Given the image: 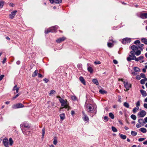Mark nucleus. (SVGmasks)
Masks as SVG:
<instances>
[{"label":"nucleus","mask_w":147,"mask_h":147,"mask_svg":"<svg viewBox=\"0 0 147 147\" xmlns=\"http://www.w3.org/2000/svg\"><path fill=\"white\" fill-rule=\"evenodd\" d=\"M20 127L23 134L25 135H28L30 133V131L26 130L25 129H28L30 126V125L26 122H24L20 124Z\"/></svg>","instance_id":"f257e3e1"},{"label":"nucleus","mask_w":147,"mask_h":147,"mask_svg":"<svg viewBox=\"0 0 147 147\" xmlns=\"http://www.w3.org/2000/svg\"><path fill=\"white\" fill-rule=\"evenodd\" d=\"M85 107L86 108V110L88 112L92 113L94 111V108L92 104L86 103Z\"/></svg>","instance_id":"f03ea898"},{"label":"nucleus","mask_w":147,"mask_h":147,"mask_svg":"<svg viewBox=\"0 0 147 147\" xmlns=\"http://www.w3.org/2000/svg\"><path fill=\"white\" fill-rule=\"evenodd\" d=\"M58 27V26H57L51 27L49 29L46 30L45 31V33L46 34H47L50 32H54L57 29Z\"/></svg>","instance_id":"7ed1b4c3"},{"label":"nucleus","mask_w":147,"mask_h":147,"mask_svg":"<svg viewBox=\"0 0 147 147\" xmlns=\"http://www.w3.org/2000/svg\"><path fill=\"white\" fill-rule=\"evenodd\" d=\"M134 51H131L129 53L130 54L129 55V57L127 58V59L128 61H130L131 60H135L136 56L135 55Z\"/></svg>","instance_id":"20e7f679"},{"label":"nucleus","mask_w":147,"mask_h":147,"mask_svg":"<svg viewBox=\"0 0 147 147\" xmlns=\"http://www.w3.org/2000/svg\"><path fill=\"white\" fill-rule=\"evenodd\" d=\"M82 118L83 120L86 123H88L89 121V117L84 111H82Z\"/></svg>","instance_id":"39448f33"},{"label":"nucleus","mask_w":147,"mask_h":147,"mask_svg":"<svg viewBox=\"0 0 147 147\" xmlns=\"http://www.w3.org/2000/svg\"><path fill=\"white\" fill-rule=\"evenodd\" d=\"M24 107V105L21 103H18L13 105L12 108L13 109H16L23 108Z\"/></svg>","instance_id":"423d86ee"},{"label":"nucleus","mask_w":147,"mask_h":147,"mask_svg":"<svg viewBox=\"0 0 147 147\" xmlns=\"http://www.w3.org/2000/svg\"><path fill=\"white\" fill-rule=\"evenodd\" d=\"M136 15L138 17L142 19L147 18V13H141L139 15L138 14Z\"/></svg>","instance_id":"0eeeda50"},{"label":"nucleus","mask_w":147,"mask_h":147,"mask_svg":"<svg viewBox=\"0 0 147 147\" xmlns=\"http://www.w3.org/2000/svg\"><path fill=\"white\" fill-rule=\"evenodd\" d=\"M146 114V111L144 110H141L139 112L138 114V115L139 117H143Z\"/></svg>","instance_id":"6e6552de"},{"label":"nucleus","mask_w":147,"mask_h":147,"mask_svg":"<svg viewBox=\"0 0 147 147\" xmlns=\"http://www.w3.org/2000/svg\"><path fill=\"white\" fill-rule=\"evenodd\" d=\"M57 98H59V101L61 103V106L64 107L67 104V101H65L63 98H61L60 96L57 97Z\"/></svg>","instance_id":"1a4fd4ad"},{"label":"nucleus","mask_w":147,"mask_h":147,"mask_svg":"<svg viewBox=\"0 0 147 147\" xmlns=\"http://www.w3.org/2000/svg\"><path fill=\"white\" fill-rule=\"evenodd\" d=\"M123 83L126 89V91H127L129 90V88H131V84L130 83H129L127 82H125V81H124Z\"/></svg>","instance_id":"9d476101"},{"label":"nucleus","mask_w":147,"mask_h":147,"mask_svg":"<svg viewBox=\"0 0 147 147\" xmlns=\"http://www.w3.org/2000/svg\"><path fill=\"white\" fill-rule=\"evenodd\" d=\"M3 143L5 147H9L8 140L7 138H5L3 140Z\"/></svg>","instance_id":"9b49d317"},{"label":"nucleus","mask_w":147,"mask_h":147,"mask_svg":"<svg viewBox=\"0 0 147 147\" xmlns=\"http://www.w3.org/2000/svg\"><path fill=\"white\" fill-rule=\"evenodd\" d=\"M131 41V39L129 38H125L123 39L122 41V43L123 44H125L126 43H129Z\"/></svg>","instance_id":"f8f14e48"},{"label":"nucleus","mask_w":147,"mask_h":147,"mask_svg":"<svg viewBox=\"0 0 147 147\" xmlns=\"http://www.w3.org/2000/svg\"><path fill=\"white\" fill-rule=\"evenodd\" d=\"M17 12V11L16 10H15L12 12L9 15V18L11 19H13L14 17Z\"/></svg>","instance_id":"ddd939ff"},{"label":"nucleus","mask_w":147,"mask_h":147,"mask_svg":"<svg viewBox=\"0 0 147 147\" xmlns=\"http://www.w3.org/2000/svg\"><path fill=\"white\" fill-rule=\"evenodd\" d=\"M51 3H55L57 4L60 3L62 2V0H49Z\"/></svg>","instance_id":"4468645a"},{"label":"nucleus","mask_w":147,"mask_h":147,"mask_svg":"<svg viewBox=\"0 0 147 147\" xmlns=\"http://www.w3.org/2000/svg\"><path fill=\"white\" fill-rule=\"evenodd\" d=\"M65 37L63 36L61 38H58V39H57L56 41L57 43H59L61 42L64 41L65 40Z\"/></svg>","instance_id":"2eb2a0df"},{"label":"nucleus","mask_w":147,"mask_h":147,"mask_svg":"<svg viewBox=\"0 0 147 147\" xmlns=\"http://www.w3.org/2000/svg\"><path fill=\"white\" fill-rule=\"evenodd\" d=\"M80 80L81 81V82L84 85H86V82L85 80L84 79L83 77L81 76L79 78Z\"/></svg>","instance_id":"dca6fc26"},{"label":"nucleus","mask_w":147,"mask_h":147,"mask_svg":"<svg viewBox=\"0 0 147 147\" xmlns=\"http://www.w3.org/2000/svg\"><path fill=\"white\" fill-rule=\"evenodd\" d=\"M138 122L139 123L142 125H144L145 124L144 120L142 119H139L138 120Z\"/></svg>","instance_id":"f3484780"},{"label":"nucleus","mask_w":147,"mask_h":147,"mask_svg":"<svg viewBox=\"0 0 147 147\" xmlns=\"http://www.w3.org/2000/svg\"><path fill=\"white\" fill-rule=\"evenodd\" d=\"M131 48L133 50L132 51H135L138 49V47L134 45H133L131 47Z\"/></svg>","instance_id":"a211bd4d"},{"label":"nucleus","mask_w":147,"mask_h":147,"mask_svg":"<svg viewBox=\"0 0 147 147\" xmlns=\"http://www.w3.org/2000/svg\"><path fill=\"white\" fill-rule=\"evenodd\" d=\"M144 58V57L142 55L140 56L138 58H136V59H135V61H138L139 60H142Z\"/></svg>","instance_id":"6ab92c4d"},{"label":"nucleus","mask_w":147,"mask_h":147,"mask_svg":"<svg viewBox=\"0 0 147 147\" xmlns=\"http://www.w3.org/2000/svg\"><path fill=\"white\" fill-rule=\"evenodd\" d=\"M140 92L143 96L144 97L146 96L147 94L146 91L141 90H140Z\"/></svg>","instance_id":"aec40b11"},{"label":"nucleus","mask_w":147,"mask_h":147,"mask_svg":"<svg viewBox=\"0 0 147 147\" xmlns=\"http://www.w3.org/2000/svg\"><path fill=\"white\" fill-rule=\"evenodd\" d=\"M114 42H109L107 43V45L109 47H111L114 45Z\"/></svg>","instance_id":"412c9836"},{"label":"nucleus","mask_w":147,"mask_h":147,"mask_svg":"<svg viewBox=\"0 0 147 147\" xmlns=\"http://www.w3.org/2000/svg\"><path fill=\"white\" fill-rule=\"evenodd\" d=\"M139 130L143 133H146L147 132L146 129L144 127H142L139 129Z\"/></svg>","instance_id":"4be33fe9"},{"label":"nucleus","mask_w":147,"mask_h":147,"mask_svg":"<svg viewBox=\"0 0 147 147\" xmlns=\"http://www.w3.org/2000/svg\"><path fill=\"white\" fill-rule=\"evenodd\" d=\"M38 70H35L34 72L32 74V77H36V76L37 74H38Z\"/></svg>","instance_id":"5701e85b"},{"label":"nucleus","mask_w":147,"mask_h":147,"mask_svg":"<svg viewBox=\"0 0 147 147\" xmlns=\"http://www.w3.org/2000/svg\"><path fill=\"white\" fill-rule=\"evenodd\" d=\"M92 82L96 85L99 84L98 80L96 79H93L92 80Z\"/></svg>","instance_id":"b1692460"},{"label":"nucleus","mask_w":147,"mask_h":147,"mask_svg":"<svg viewBox=\"0 0 147 147\" xmlns=\"http://www.w3.org/2000/svg\"><path fill=\"white\" fill-rule=\"evenodd\" d=\"M119 135L121 139L123 140L126 139L127 138V136L126 135L121 134L120 133L119 134Z\"/></svg>","instance_id":"393cba45"},{"label":"nucleus","mask_w":147,"mask_h":147,"mask_svg":"<svg viewBox=\"0 0 147 147\" xmlns=\"http://www.w3.org/2000/svg\"><path fill=\"white\" fill-rule=\"evenodd\" d=\"M87 69L88 71L90 72V74L93 73V70L92 68L90 67H88Z\"/></svg>","instance_id":"a878e982"},{"label":"nucleus","mask_w":147,"mask_h":147,"mask_svg":"<svg viewBox=\"0 0 147 147\" xmlns=\"http://www.w3.org/2000/svg\"><path fill=\"white\" fill-rule=\"evenodd\" d=\"M134 70L135 72H139L140 71V69L138 67H134Z\"/></svg>","instance_id":"bb28decb"},{"label":"nucleus","mask_w":147,"mask_h":147,"mask_svg":"<svg viewBox=\"0 0 147 147\" xmlns=\"http://www.w3.org/2000/svg\"><path fill=\"white\" fill-rule=\"evenodd\" d=\"M60 117L61 120H63L65 118V114L63 113L60 114Z\"/></svg>","instance_id":"cd10ccee"},{"label":"nucleus","mask_w":147,"mask_h":147,"mask_svg":"<svg viewBox=\"0 0 147 147\" xmlns=\"http://www.w3.org/2000/svg\"><path fill=\"white\" fill-rule=\"evenodd\" d=\"M141 41L146 45H147V39L143 38L141 39Z\"/></svg>","instance_id":"c85d7f7f"},{"label":"nucleus","mask_w":147,"mask_h":147,"mask_svg":"<svg viewBox=\"0 0 147 147\" xmlns=\"http://www.w3.org/2000/svg\"><path fill=\"white\" fill-rule=\"evenodd\" d=\"M53 140V144L55 145H57V138L56 137H55L54 138Z\"/></svg>","instance_id":"c756f323"},{"label":"nucleus","mask_w":147,"mask_h":147,"mask_svg":"<svg viewBox=\"0 0 147 147\" xmlns=\"http://www.w3.org/2000/svg\"><path fill=\"white\" fill-rule=\"evenodd\" d=\"M134 51L135 55H136L137 56H138L141 53V51L139 50H137L136 52H135V51Z\"/></svg>","instance_id":"7c9ffc66"},{"label":"nucleus","mask_w":147,"mask_h":147,"mask_svg":"<svg viewBox=\"0 0 147 147\" xmlns=\"http://www.w3.org/2000/svg\"><path fill=\"white\" fill-rule=\"evenodd\" d=\"M99 92L100 93L102 94H106L107 93V92L105 90L100 89L99 91Z\"/></svg>","instance_id":"2f4dec72"},{"label":"nucleus","mask_w":147,"mask_h":147,"mask_svg":"<svg viewBox=\"0 0 147 147\" xmlns=\"http://www.w3.org/2000/svg\"><path fill=\"white\" fill-rule=\"evenodd\" d=\"M147 80V79L146 78H145L144 79H142L140 80V83L142 84H144L145 83V82L146 80Z\"/></svg>","instance_id":"473e14b6"},{"label":"nucleus","mask_w":147,"mask_h":147,"mask_svg":"<svg viewBox=\"0 0 147 147\" xmlns=\"http://www.w3.org/2000/svg\"><path fill=\"white\" fill-rule=\"evenodd\" d=\"M45 127H44L42 129V138H43L45 134Z\"/></svg>","instance_id":"72a5a7b5"},{"label":"nucleus","mask_w":147,"mask_h":147,"mask_svg":"<svg viewBox=\"0 0 147 147\" xmlns=\"http://www.w3.org/2000/svg\"><path fill=\"white\" fill-rule=\"evenodd\" d=\"M109 116L112 119H113L114 118V116L112 113H109Z\"/></svg>","instance_id":"f704fd0d"},{"label":"nucleus","mask_w":147,"mask_h":147,"mask_svg":"<svg viewBox=\"0 0 147 147\" xmlns=\"http://www.w3.org/2000/svg\"><path fill=\"white\" fill-rule=\"evenodd\" d=\"M9 144L10 146H12L13 143V141L11 138H10L9 139Z\"/></svg>","instance_id":"c9c22d12"},{"label":"nucleus","mask_w":147,"mask_h":147,"mask_svg":"<svg viewBox=\"0 0 147 147\" xmlns=\"http://www.w3.org/2000/svg\"><path fill=\"white\" fill-rule=\"evenodd\" d=\"M139 107H136L134 108L133 111L134 113H135L137 110H138L139 109Z\"/></svg>","instance_id":"e433bc0d"},{"label":"nucleus","mask_w":147,"mask_h":147,"mask_svg":"<svg viewBox=\"0 0 147 147\" xmlns=\"http://www.w3.org/2000/svg\"><path fill=\"white\" fill-rule=\"evenodd\" d=\"M143 46L144 45L143 44H141L140 43L139 44L138 46V48H139L141 50H142L143 49L142 48V47H143Z\"/></svg>","instance_id":"4c0bfd02"},{"label":"nucleus","mask_w":147,"mask_h":147,"mask_svg":"<svg viewBox=\"0 0 147 147\" xmlns=\"http://www.w3.org/2000/svg\"><path fill=\"white\" fill-rule=\"evenodd\" d=\"M131 118L134 120H135L136 119V116L134 114H132L131 116Z\"/></svg>","instance_id":"58836bf2"},{"label":"nucleus","mask_w":147,"mask_h":147,"mask_svg":"<svg viewBox=\"0 0 147 147\" xmlns=\"http://www.w3.org/2000/svg\"><path fill=\"white\" fill-rule=\"evenodd\" d=\"M123 105L125 107L127 108H129V105L127 102H125Z\"/></svg>","instance_id":"ea45409f"},{"label":"nucleus","mask_w":147,"mask_h":147,"mask_svg":"<svg viewBox=\"0 0 147 147\" xmlns=\"http://www.w3.org/2000/svg\"><path fill=\"white\" fill-rule=\"evenodd\" d=\"M112 130L114 132H117V129L114 127L112 126L111 127Z\"/></svg>","instance_id":"a19ab883"},{"label":"nucleus","mask_w":147,"mask_h":147,"mask_svg":"<svg viewBox=\"0 0 147 147\" xmlns=\"http://www.w3.org/2000/svg\"><path fill=\"white\" fill-rule=\"evenodd\" d=\"M131 134L133 136H136L137 134V133L135 131H132L131 132Z\"/></svg>","instance_id":"79ce46f5"},{"label":"nucleus","mask_w":147,"mask_h":147,"mask_svg":"<svg viewBox=\"0 0 147 147\" xmlns=\"http://www.w3.org/2000/svg\"><path fill=\"white\" fill-rule=\"evenodd\" d=\"M4 2L3 1H0V8H2L4 5Z\"/></svg>","instance_id":"37998d69"},{"label":"nucleus","mask_w":147,"mask_h":147,"mask_svg":"<svg viewBox=\"0 0 147 147\" xmlns=\"http://www.w3.org/2000/svg\"><path fill=\"white\" fill-rule=\"evenodd\" d=\"M71 99L73 100H77V98L75 96H73L71 97Z\"/></svg>","instance_id":"c03bdc74"},{"label":"nucleus","mask_w":147,"mask_h":147,"mask_svg":"<svg viewBox=\"0 0 147 147\" xmlns=\"http://www.w3.org/2000/svg\"><path fill=\"white\" fill-rule=\"evenodd\" d=\"M103 119L106 121H107L109 119L108 117L107 116H105L103 117Z\"/></svg>","instance_id":"a18cd8bd"},{"label":"nucleus","mask_w":147,"mask_h":147,"mask_svg":"<svg viewBox=\"0 0 147 147\" xmlns=\"http://www.w3.org/2000/svg\"><path fill=\"white\" fill-rule=\"evenodd\" d=\"M140 76L141 77H142L144 79L146 78L145 74L143 73H141L140 74Z\"/></svg>","instance_id":"49530a36"},{"label":"nucleus","mask_w":147,"mask_h":147,"mask_svg":"<svg viewBox=\"0 0 147 147\" xmlns=\"http://www.w3.org/2000/svg\"><path fill=\"white\" fill-rule=\"evenodd\" d=\"M19 95L20 94L19 93H18L15 96H13L12 98L13 100H14L15 98H17L19 96Z\"/></svg>","instance_id":"de8ad7c7"},{"label":"nucleus","mask_w":147,"mask_h":147,"mask_svg":"<svg viewBox=\"0 0 147 147\" xmlns=\"http://www.w3.org/2000/svg\"><path fill=\"white\" fill-rule=\"evenodd\" d=\"M140 43V41L139 40H136L134 42V44H139Z\"/></svg>","instance_id":"09e8293b"},{"label":"nucleus","mask_w":147,"mask_h":147,"mask_svg":"<svg viewBox=\"0 0 147 147\" xmlns=\"http://www.w3.org/2000/svg\"><path fill=\"white\" fill-rule=\"evenodd\" d=\"M94 63L96 64H100L101 63V62L100 61H94Z\"/></svg>","instance_id":"8fccbe9b"},{"label":"nucleus","mask_w":147,"mask_h":147,"mask_svg":"<svg viewBox=\"0 0 147 147\" xmlns=\"http://www.w3.org/2000/svg\"><path fill=\"white\" fill-rule=\"evenodd\" d=\"M77 66L78 68L81 69L82 67V65L81 64H78Z\"/></svg>","instance_id":"3c124183"},{"label":"nucleus","mask_w":147,"mask_h":147,"mask_svg":"<svg viewBox=\"0 0 147 147\" xmlns=\"http://www.w3.org/2000/svg\"><path fill=\"white\" fill-rule=\"evenodd\" d=\"M145 138H139L138 139V141L139 142H142V141H144V140H145Z\"/></svg>","instance_id":"603ef678"},{"label":"nucleus","mask_w":147,"mask_h":147,"mask_svg":"<svg viewBox=\"0 0 147 147\" xmlns=\"http://www.w3.org/2000/svg\"><path fill=\"white\" fill-rule=\"evenodd\" d=\"M118 101L119 102H121V96H118Z\"/></svg>","instance_id":"864d4df0"},{"label":"nucleus","mask_w":147,"mask_h":147,"mask_svg":"<svg viewBox=\"0 0 147 147\" xmlns=\"http://www.w3.org/2000/svg\"><path fill=\"white\" fill-rule=\"evenodd\" d=\"M109 42H114L113 40V38L112 37H110L109 38Z\"/></svg>","instance_id":"5fc2aeb1"},{"label":"nucleus","mask_w":147,"mask_h":147,"mask_svg":"<svg viewBox=\"0 0 147 147\" xmlns=\"http://www.w3.org/2000/svg\"><path fill=\"white\" fill-rule=\"evenodd\" d=\"M136 78L137 80H139L141 78V76L139 75H137L136 77Z\"/></svg>","instance_id":"6e6d98bb"},{"label":"nucleus","mask_w":147,"mask_h":147,"mask_svg":"<svg viewBox=\"0 0 147 147\" xmlns=\"http://www.w3.org/2000/svg\"><path fill=\"white\" fill-rule=\"evenodd\" d=\"M43 81L46 83H47V82H48V81H49V80L47 79V78H44V79H43Z\"/></svg>","instance_id":"4d7b16f0"},{"label":"nucleus","mask_w":147,"mask_h":147,"mask_svg":"<svg viewBox=\"0 0 147 147\" xmlns=\"http://www.w3.org/2000/svg\"><path fill=\"white\" fill-rule=\"evenodd\" d=\"M55 92V90H51L50 92V93L49 94H53L54 92Z\"/></svg>","instance_id":"13d9d810"},{"label":"nucleus","mask_w":147,"mask_h":147,"mask_svg":"<svg viewBox=\"0 0 147 147\" xmlns=\"http://www.w3.org/2000/svg\"><path fill=\"white\" fill-rule=\"evenodd\" d=\"M136 107H138V106H140V102L139 101H138L136 103Z\"/></svg>","instance_id":"bf43d9fd"},{"label":"nucleus","mask_w":147,"mask_h":147,"mask_svg":"<svg viewBox=\"0 0 147 147\" xmlns=\"http://www.w3.org/2000/svg\"><path fill=\"white\" fill-rule=\"evenodd\" d=\"M38 78H42L43 77L42 75L38 73Z\"/></svg>","instance_id":"052dcab7"},{"label":"nucleus","mask_w":147,"mask_h":147,"mask_svg":"<svg viewBox=\"0 0 147 147\" xmlns=\"http://www.w3.org/2000/svg\"><path fill=\"white\" fill-rule=\"evenodd\" d=\"M18 87L17 86V85H16L15 86H14V87L13 88V90H16L17 88H18Z\"/></svg>","instance_id":"680f3d73"},{"label":"nucleus","mask_w":147,"mask_h":147,"mask_svg":"<svg viewBox=\"0 0 147 147\" xmlns=\"http://www.w3.org/2000/svg\"><path fill=\"white\" fill-rule=\"evenodd\" d=\"M6 58H4L3 60V61H2V63L3 64H4L6 62Z\"/></svg>","instance_id":"e2e57ef3"},{"label":"nucleus","mask_w":147,"mask_h":147,"mask_svg":"<svg viewBox=\"0 0 147 147\" xmlns=\"http://www.w3.org/2000/svg\"><path fill=\"white\" fill-rule=\"evenodd\" d=\"M4 76V75H2L0 76V81L3 78V77Z\"/></svg>","instance_id":"0e129e2a"},{"label":"nucleus","mask_w":147,"mask_h":147,"mask_svg":"<svg viewBox=\"0 0 147 147\" xmlns=\"http://www.w3.org/2000/svg\"><path fill=\"white\" fill-rule=\"evenodd\" d=\"M113 61L114 63L115 64H116L118 63V61L115 59L113 60Z\"/></svg>","instance_id":"69168bd1"},{"label":"nucleus","mask_w":147,"mask_h":147,"mask_svg":"<svg viewBox=\"0 0 147 147\" xmlns=\"http://www.w3.org/2000/svg\"><path fill=\"white\" fill-rule=\"evenodd\" d=\"M136 127L138 128H139L141 127V126L140 125V124L137 123L136 125Z\"/></svg>","instance_id":"338daca9"},{"label":"nucleus","mask_w":147,"mask_h":147,"mask_svg":"<svg viewBox=\"0 0 147 147\" xmlns=\"http://www.w3.org/2000/svg\"><path fill=\"white\" fill-rule=\"evenodd\" d=\"M144 108L147 109V104L144 103Z\"/></svg>","instance_id":"774afa93"}]
</instances>
